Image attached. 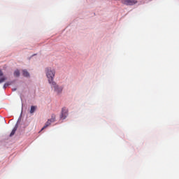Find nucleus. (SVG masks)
<instances>
[{
    "instance_id": "1",
    "label": "nucleus",
    "mask_w": 179,
    "mask_h": 179,
    "mask_svg": "<svg viewBox=\"0 0 179 179\" xmlns=\"http://www.w3.org/2000/svg\"><path fill=\"white\" fill-rule=\"evenodd\" d=\"M45 72H46V76L48 79V83H50V85H51L52 82H55L54 78L55 76V70L51 68H47L45 69Z\"/></svg>"
},
{
    "instance_id": "2",
    "label": "nucleus",
    "mask_w": 179,
    "mask_h": 179,
    "mask_svg": "<svg viewBox=\"0 0 179 179\" xmlns=\"http://www.w3.org/2000/svg\"><path fill=\"white\" fill-rule=\"evenodd\" d=\"M50 85H52V87L55 89V92H56L57 94H59V93H62V90H63L62 87L58 86L56 82H52Z\"/></svg>"
},
{
    "instance_id": "3",
    "label": "nucleus",
    "mask_w": 179,
    "mask_h": 179,
    "mask_svg": "<svg viewBox=\"0 0 179 179\" xmlns=\"http://www.w3.org/2000/svg\"><path fill=\"white\" fill-rule=\"evenodd\" d=\"M122 3H124V5L127 6H132L135 5V3H138V1L136 0H122Z\"/></svg>"
},
{
    "instance_id": "4",
    "label": "nucleus",
    "mask_w": 179,
    "mask_h": 179,
    "mask_svg": "<svg viewBox=\"0 0 179 179\" xmlns=\"http://www.w3.org/2000/svg\"><path fill=\"white\" fill-rule=\"evenodd\" d=\"M66 117H68V109L66 107H64L62 109V114L60 118L62 120H65Z\"/></svg>"
},
{
    "instance_id": "5",
    "label": "nucleus",
    "mask_w": 179,
    "mask_h": 179,
    "mask_svg": "<svg viewBox=\"0 0 179 179\" xmlns=\"http://www.w3.org/2000/svg\"><path fill=\"white\" fill-rule=\"evenodd\" d=\"M50 125H51V122L50 121L48 120L47 121V122L45 124L44 127L41 129V131L45 129V128H47L48 127H50Z\"/></svg>"
},
{
    "instance_id": "6",
    "label": "nucleus",
    "mask_w": 179,
    "mask_h": 179,
    "mask_svg": "<svg viewBox=\"0 0 179 179\" xmlns=\"http://www.w3.org/2000/svg\"><path fill=\"white\" fill-rule=\"evenodd\" d=\"M36 110H37V106H31V110L29 111L30 114H34Z\"/></svg>"
},
{
    "instance_id": "7",
    "label": "nucleus",
    "mask_w": 179,
    "mask_h": 179,
    "mask_svg": "<svg viewBox=\"0 0 179 179\" xmlns=\"http://www.w3.org/2000/svg\"><path fill=\"white\" fill-rule=\"evenodd\" d=\"M16 131H17V126H15L13 129L12 130L10 136H13V135H15V134L16 133Z\"/></svg>"
},
{
    "instance_id": "8",
    "label": "nucleus",
    "mask_w": 179,
    "mask_h": 179,
    "mask_svg": "<svg viewBox=\"0 0 179 179\" xmlns=\"http://www.w3.org/2000/svg\"><path fill=\"white\" fill-rule=\"evenodd\" d=\"M22 75L23 76H25V78H29V76H30V74L26 70L22 71Z\"/></svg>"
},
{
    "instance_id": "9",
    "label": "nucleus",
    "mask_w": 179,
    "mask_h": 179,
    "mask_svg": "<svg viewBox=\"0 0 179 179\" xmlns=\"http://www.w3.org/2000/svg\"><path fill=\"white\" fill-rule=\"evenodd\" d=\"M14 76L19 78V76H20V71L19 70H15L14 72Z\"/></svg>"
},
{
    "instance_id": "10",
    "label": "nucleus",
    "mask_w": 179,
    "mask_h": 179,
    "mask_svg": "<svg viewBox=\"0 0 179 179\" xmlns=\"http://www.w3.org/2000/svg\"><path fill=\"white\" fill-rule=\"evenodd\" d=\"M10 85H12V83L10 82L6 83L3 85V89H6L8 86H10Z\"/></svg>"
},
{
    "instance_id": "11",
    "label": "nucleus",
    "mask_w": 179,
    "mask_h": 179,
    "mask_svg": "<svg viewBox=\"0 0 179 179\" xmlns=\"http://www.w3.org/2000/svg\"><path fill=\"white\" fill-rule=\"evenodd\" d=\"M50 122H55V115H52L51 119L49 120Z\"/></svg>"
},
{
    "instance_id": "12",
    "label": "nucleus",
    "mask_w": 179,
    "mask_h": 179,
    "mask_svg": "<svg viewBox=\"0 0 179 179\" xmlns=\"http://www.w3.org/2000/svg\"><path fill=\"white\" fill-rule=\"evenodd\" d=\"M13 90H16V89H14Z\"/></svg>"
}]
</instances>
